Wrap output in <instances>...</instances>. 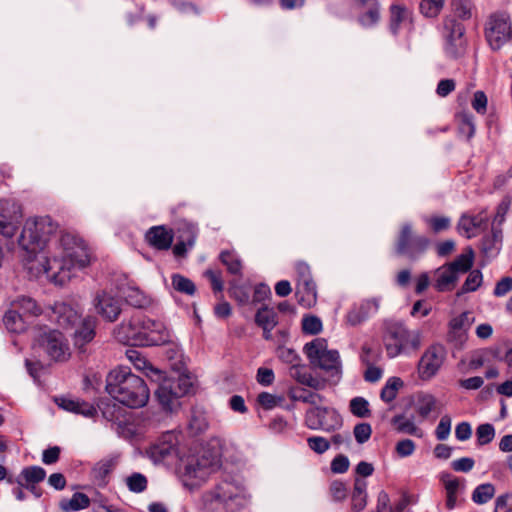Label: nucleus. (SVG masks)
Segmentation results:
<instances>
[{
	"mask_svg": "<svg viewBox=\"0 0 512 512\" xmlns=\"http://www.w3.org/2000/svg\"><path fill=\"white\" fill-rule=\"evenodd\" d=\"M57 229L49 216L27 219L18 244L28 273L35 278L46 275L58 286H64L77 273L90 265L91 255L85 241L72 233H63L48 252L43 245Z\"/></svg>",
	"mask_w": 512,
	"mask_h": 512,
	"instance_id": "1",
	"label": "nucleus"
},
{
	"mask_svg": "<svg viewBox=\"0 0 512 512\" xmlns=\"http://www.w3.org/2000/svg\"><path fill=\"white\" fill-rule=\"evenodd\" d=\"M147 454L154 463H172L176 459L179 478L190 490L199 487L212 470V461L205 455L185 454L179 448V435L174 432L164 433L150 446Z\"/></svg>",
	"mask_w": 512,
	"mask_h": 512,
	"instance_id": "2",
	"label": "nucleus"
},
{
	"mask_svg": "<svg viewBox=\"0 0 512 512\" xmlns=\"http://www.w3.org/2000/svg\"><path fill=\"white\" fill-rule=\"evenodd\" d=\"M114 337L120 343L131 347L168 345L167 352L178 349L173 335L166 326L137 312L124 319L115 329Z\"/></svg>",
	"mask_w": 512,
	"mask_h": 512,
	"instance_id": "3",
	"label": "nucleus"
},
{
	"mask_svg": "<svg viewBox=\"0 0 512 512\" xmlns=\"http://www.w3.org/2000/svg\"><path fill=\"white\" fill-rule=\"evenodd\" d=\"M105 390L115 401L133 409L144 407L150 397L145 381L128 367L111 370L106 377Z\"/></svg>",
	"mask_w": 512,
	"mask_h": 512,
	"instance_id": "4",
	"label": "nucleus"
},
{
	"mask_svg": "<svg viewBox=\"0 0 512 512\" xmlns=\"http://www.w3.org/2000/svg\"><path fill=\"white\" fill-rule=\"evenodd\" d=\"M245 495L242 486L222 481L203 496V504L209 512H235L244 505Z\"/></svg>",
	"mask_w": 512,
	"mask_h": 512,
	"instance_id": "5",
	"label": "nucleus"
},
{
	"mask_svg": "<svg viewBox=\"0 0 512 512\" xmlns=\"http://www.w3.org/2000/svg\"><path fill=\"white\" fill-rule=\"evenodd\" d=\"M474 253L471 248L460 254L451 263L437 268L434 272V287L439 292L451 291L461 274L466 273L473 265Z\"/></svg>",
	"mask_w": 512,
	"mask_h": 512,
	"instance_id": "6",
	"label": "nucleus"
},
{
	"mask_svg": "<svg viewBox=\"0 0 512 512\" xmlns=\"http://www.w3.org/2000/svg\"><path fill=\"white\" fill-rule=\"evenodd\" d=\"M485 39L493 51L500 50L512 40V24L506 13L491 14L484 27Z\"/></svg>",
	"mask_w": 512,
	"mask_h": 512,
	"instance_id": "7",
	"label": "nucleus"
},
{
	"mask_svg": "<svg viewBox=\"0 0 512 512\" xmlns=\"http://www.w3.org/2000/svg\"><path fill=\"white\" fill-rule=\"evenodd\" d=\"M443 50L451 59L462 57L467 48L465 27L453 17H445L443 20Z\"/></svg>",
	"mask_w": 512,
	"mask_h": 512,
	"instance_id": "8",
	"label": "nucleus"
},
{
	"mask_svg": "<svg viewBox=\"0 0 512 512\" xmlns=\"http://www.w3.org/2000/svg\"><path fill=\"white\" fill-rule=\"evenodd\" d=\"M428 245L429 240L425 236L414 234L411 225L406 223L400 230L396 243V251L398 254L415 258L422 254L427 249Z\"/></svg>",
	"mask_w": 512,
	"mask_h": 512,
	"instance_id": "9",
	"label": "nucleus"
},
{
	"mask_svg": "<svg viewBox=\"0 0 512 512\" xmlns=\"http://www.w3.org/2000/svg\"><path fill=\"white\" fill-rule=\"evenodd\" d=\"M387 350L390 352H404L419 348L420 336L418 331H409L403 326L389 330L384 338Z\"/></svg>",
	"mask_w": 512,
	"mask_h": 512,
	"instance_id": "10",
	"label": "nucleus"
},
{
	"mask_svg": "<svg viewBox=\"0 0 512 512\" xmlns=\"http://www.w3.org/2000/svg\"><path fill=\"white\" fill-rule=\"evenodd\" d=\"M305 425L311 430L330 431L341 425V419L334 409L316 405L306 411Z\"/></svg>",
	"mask_w": 512,
	"mask_h": 512,
	"instance_id": "11",
	"label": "nucleus"
},
{
	"mask_svg": "<svg viewBox=\"0 0 512 512\" xmlns=\"http://www.w3.org/2000/svg\"><path fill=\"white\" fill-rule=\"evenodd\" d=\"M32 349L45 352H65L68 349V342L58 330L39 328L33 331Z\"/></svg>",
	"mask_w": 512,
	"mask_h": 512,
	"instance_id": "12",
	"label": "nucleus"
},
{
	"mask_svg": "<svg viewBox=\"0 0 512 512\" xmlns=\"http://www.w3.org/2000/svg\"><path fill=\"white\" fill-rule=\"evenodd\" d=\"M22 216L19 204L10 200H0V234L12 238L19 228Z\"/></svg>",
	"mask_w": 512,
	"mask_h": 512,
	"instance_id": "13",
	"label": "nucleus"
},
{
	"mask_svg": "<svg viewBox=\"0 0 512 512\" xmlns=\"http://www.w3.org/2000/svg\"><path fill=\"white\" fill-rule=\"evenodd\" d=\"M170 366L178 373L176 380L168 381L174 385L175 394L183 397L194 392V378L191 374L185 373V362L183 354H172L169 357Z\"/></svg>",
	"mask_w": 512,
	"mask_h": 512,
	"instance_id": "14",
	"label": "nucleus"
},
{
	"mask_svg": "<svg viewBox=\"0 0 512 512\" xmlns=\"http://www.w3.org/2000/svg\"><path fill=\"white\" fill-rule=\"evenodd\" d=\"M93 306L97 314L108 322L116 321L122 311L121 300L107 291L96 293Z\"/></svg>",
	"mask_w": 512,
	"mask_h": 512,
	"instance_id": "15",
	"label": "nucleus"
},
{
	"mask_svg": "<svg viewBox=\"0 0 512 512\" xmlns=\"http://www.w3.org/2000/svg\"><path fill=\"white\" fill-rule=\"evenodd\" d=\"M49 317L51 321L56 322L59 326L71 328L80 321V311L78 306H73L66 302H56L51 307Z\"/></svg>",
	"mask_w": 512,
	"mask_h": 512,
	"instance_id": "16",
	"label": "nucleus"
},
{
	"mask_svg": "<svg viewBox=\"0 0 512 512\" xmlns=\"http://www.w3.org/2000/svg\"><path fill=\"white\" fill-rule=\"evenodd\" d=\"M380 298H371L363 300L355 305L347 314L346 319L350 325H358L367 320L379 310Z\"/></svg>",
	"mask_w": 512,
	"mask_h": 512,
	"instance_id": "17",
	"label": "nucleus"
},
{
	"mask_svg": "<svg viewBox=\"0 0 512 512\" xmlns=\"http://www.w3.org/2000/svg\"><path fill=\"white\" fill-rule=\"evenodd\" d=\"M310 365L331 377L339 376L341 362L339 354H308Z\"/></svg>",
	"mask_w": 512,
	"mask_h": 512,
	"instance_id": "18",
	"label": "nucleus"
},
{
	"mask_svg": "<svg viewBox=\"0 0 512 512\" xmlns=\"http://www.w3.org/2000/svg\"><path fill=\"white\" fill-rule=\"evenodd\" d=\"M286 356V359L293 356V359L290 360L292 362L291 367L289 368V375L293 379H295L297 382H299L302 385H306L313 389H320L323 387V383L313 377L309 371V368L306 365H301L296 362V355L295 354H284Z\"/></svg>",
	"mask_w": 512,
	"mask_h": 512,
	"instance_id": "19",
	"label": "nucleus"
},
{
	"mask_svg": "<svg viewBox=\"0 0 512 512\" xmlns=\"http://www.w3.org/2000/svg\"><path fill=\"white\" fill-rule=\"evenodd\" d=\"M56 404L65 411L93 418L97 414L94 405L80 399L60 397L55 399Z\"/></svg>",
	"mask_w": 512,
	"mask_h": 512,
	"instance_id": "20",
	"label": "nucleus"
},
{
	"mask_svg": "<svg viewBox=\"0 0 512 512\" xmlns=\"http://www.w3.org/2000/svg\"><path fill=\"white\" fill-rule=\"evenodd\" d=\"M440 480L444 485L446 493V508L453 510L456 507L459 492L463 491L465 488L464 481L461 482L457 477L449 473L441 474Z\"/></svg>",
	"mask_w": 512,
	"mask_h": 512,
	"instance_id": "21",
	"label": "nucleus"
},
{
	"mask_svg": "<svg viewBox=\"0 0 512 512\" xmlns=\"http://www.w3.org/2000/svg\"><path fill=\"white\" fill-rule=\"evenodd\" d=\"M487 220L488 218L483 212L475 216L463 215L457 225L458 232L466 238H472L486 225Z\"/></svg>",
	"mask_w": 512,
	"mask_h": 512,
	"instance_id": "22",
	"label": "nucleus"
},
{
	"mask_svg": "<svg viewBox=\"0 0 512 512\" xmlns=\"http://www.w3.org/2000/svg\"><path fill=\"white\" fill-rule=\"evenodd\" d=\"M96 324L97 319L93 316H86L82 319L80 326L74 332L75 347L81 349L94 339Z\"/></svg>",
	"mask_w": 512,
	"mask_h": 512,
	"instance_id": "23",
	"label": "nucleus"
},
{
	"mask_svg": "<svg viewBox=\"0 0 512 512\" xmlns=\"http://www.w3.org/2000/svg\"><path fill=\"white\" fill-rule=\"evenodd\" d=\"M443 364V354H423L418 363V374L421 379L429 380L436 375Z\"/></svg>",
	"mask_w": 512,
	"mask_h": 512,
	"instance_id": "24",
	"label": "nucleus"
},
{
	"mask_svg": "<svg viewBox=\"0 0 512 512\" xmlns=\"http://www.w3.org/2000/svg\"><path fill=\"white\" fill-rule=\"evenodd\" d=\"M147 242L156 249L166 250L170 248L173 241V234L163 226L150 228L145 236Z\"/></svg>",
	"mask_w": 512,
	"mask_h": 512,
	"instance_id": "25",
	"label": "nucleus"
},
{
	"mask_svg": "<svg viewBox=\"0 0 512 512\" xmlns=\"http://www.w3.org/2000/svg\"><path fill=\"white\" fill-rule=\"evenodd\" d=\"M156 397L164 410L172 412L178 406L180 396L175 394L174 385L164 381L156 390Z\"/></svg>",
	"mask_w": 512,
	"mask_h": 512,
	"instance_id": "26",
	"label": "nucleus"
},
{
	"mask_svg": "<svg viewBox=\"0 0 512 512\" xmlns=\"http://www.w3.org/2000/svg\"><path fill=\"white\" fill-rule=\"evenodd\" d=\"M298 303L305 308H309L316 303V286L312 279L299 280L296 289Z\"/></svg>",
	"mask_w": 512,
	"mask_h": 512,
	"instance_id": "27",
	"label": "nucleus"
},
{
	"mask_svg": "<svg viewBox=\"0 0 512 512\" xmlns=\"http://www.w3.org/2000/svg\"><path fill=\"white\" fill-rule=\"evenodd\" d=\"M255 322L263 329L264 338L270 339V333L278 323L277 313L273 308L264 306L257 311L255 315Z\"/></svg>",
	"mask_w": 512,
	"mask_h": 512,
	"instance_id": "28",
	"label": "nucleus"
},
{
	"mask_svg": "<svg viewBox=\"0 0 512 512\" xmlns=\"http://www.w3.org/2000/svg\"><path fill=\"white\" fill-rule=\"evenodd\" d=\"M99 408L102 412L103 417L105 419H107L108 421H111V422L120 421L122 409L116 403H113L110 401L101 402V404L99 405ZM119 428H122L121 433L125 437H132L136 434V431L133 428H131L129 425L122 427L121 422H119Z\"/></svg>",
	"mask_w": 512,
	"mask_h": 512,
	"instance_id": "29",
	"label": "nucleus"
},
{
	"mask_svg": "<svg viewBox=\"0 0 512 512\" xmlns=\"http://www.w3.org/2000/svg\"><path fill=\"white\" fill-rule=\"evenodd\" d=\"M354 2L357 8L365 10L359 18L363 26H372L379 20V5L377 0H354Z\"/></svg>",
	"mask_w": 512,
	"mask_h": 512,
	"instance_id": "30",
	"label": "nucleus"
},
{
	"mask_svg": "<svg viewBox=\"0 0 512 512\" xmlns=\"http://www.w3.org/2000/svg\"><path fill=\"white\" fill-rule=\"evenodd\" d=\"M473 322L474 317L470 312H463L460 315L452 318L449 323L451 335L462 341Z\"/></svg>",
	"mask_w": 512,
	"mask_h": 512,
	"instance_id": "31",
	"label": "nucleus"
},
{
	"mask_svg": "<svg viewBox=\"0 0 512 512\" xmlns=\"http://www.w3.org/2000/svg\"><path fill=\"white\" fill-rule=\"evenodd\" d=\"M288 396L293 401H300L311 406L320 405L324 401V397L320 394L299 387L290 388Z\"/></svg>",
	"mask_w": 512,
	"mask_h": 512,
	"instance_id": "32",
	"label": "nucleus"
},
{
	"mask_svg": "<svg viewBox=\"0 0 512 512\" xmlns=\"http://www.w3.org/2000/svg\"><path fill=\"white\" fill-rule=\"evenodd\" d=\"M90 498L81 492H76L70 499H62L59 507L63 512H75L89 507Z\"/></svg>",
	"mask_w": 512,
	"mask_h": 512,
	"instance_id": "33",
	"label": "nucleus"
},
{
	"mask_svg": "<svg viewBox=\"0 0 512 512\" xmlns=\"http://www.w3.org/2000/svg\"><path fill=\"white\" fill-rule=\"evenodd\" d=\"M3 324L9 332L21 333L26 328V322L23 315L18 310L11 307L3 317Z\"/></svg>",
	"mask_w": 512,
	"mask_h": 512,
	"instance_id": "34",
	"label": "nucleus"
},
{
	"mask_svg": "<svg viewBox=\"0 0 512 512\" xmlns=\"http://www.w3.org/2000/svg\"><path fill=\"white\" fill-rule=\"evenodd\" d=\"M46 477V471L40 466H29L22 469L16 482L18 485L37 484Z\"/></svg>",
	"mask_w": 512,
	"mask_h": 512,
	"instance_id": "35",
	"label": "nucleus"
},
{
	"mask_svg": "<svg viewBox=\"0 0 512 512\" xmlns=\"http://www.w3.org/2000/svg\"><path fill=\"white\" fill-rule=\"evenodd\" d=\"M366 481L356 478L354 483V489L352 493V510L355 512L362 511L367 504L366 498Z\"/></svg>",
	"mask_w": 512,
	"mask_h": 512,
	"instance_id": "36",
	"label": "nucleus"
},
{
	"mask_svg": "<svg viewBox=\"0 0 512 512\" xmlns=\"http://www.w3.org/2000/svg\"><path fill=\"white\" fill-rule=\"evenodd\" d=\"M391 424L400 433H406L409 435H417V433L419 431L414 422L413 415H410V416H407L406 414L395 415L391 420Z\"/></svg>",
	"mask_w": 512,
	"mask_h": 512,
	"instance_id": "37",
	"label": "nucleus"
},
{
	"mask_svg": "<svg viewBox=\"0 0 512 512\" xmlns=\"http://www.w3.org/2000/svg\"><path fill=\"white\" fill-rule=\"evenodd\" d=\"M127 303L131 306L142 308L150 303V299L138 287L128 286L123 291Z\"/></svg>",
	"mask_w": 512,
	"mask_h": 512,
	"instance_id": "38",
	"label": "nucleus"
},
{
	"mask_svg": "<svg viewBox=\"0 0 512 512\" xmlns=\"http://www.w3.org/2000/svg\"><path fill=\"white\" fill-rule=\"evenodd\" d=\"M11 307L18 310L23 315H38L41 310L35 300L27 296H18L11 302Z\"/></svg>",
	"mask_w": 512,
	"mask_h": 512,
	"instance_id": "39",
	"label": "nucleus"
},
{
	"mask_svg": "<svg viewBox=\"0 0 512 512\" xmlns=\"http://www.w3.org/2000/svg\"><path fill=\"white\" fill-rule=\"evenodd\" d=\"M410 19L409 11L399 5H392L390 8V30L396 34L401 26Z\"/></svg>",
	"mask_w": 512,
	"mask_h": 512,
	"instance_id": "40",
	"label": "nucleus"
},
{
	"mask_svg": "<svg viewBox=\"0 0 512 512\" xmlns=\"http://www.w3.org/2000/svg\"><path fill=\"white\" fill-rule=\"evenodd\" d=\"M452 10L459 19L470 20L475 11V5L473 0H452Z\"/></svg>",
	"mask_w": 512,
	"mask_h": 512,
	"instance_id": "41",
	"label": "nucleus"
},
{
	"mask_svg": "<svg viewBox=\"0 0 512 512\" xmlns=\"http://www.w3.org/2000/svg\"><path fill=\"white\" fill-rule=\"evenodd\" d=\"M437 407L436 398L428 393H422L417 396V412L423 419L434 411Z\"/></svg>",
	"mask_w": 512,
	"mask_h": 512,
	"instance_id": "42",
	"label": "nucleus"
},
{
	"mask_svg": "<svg viewBox=\"0 0 512 512\" xmlns=\"http://www.w3.org/2000/svg\"><path fill=\"white\" fill-rule=\"evenodd\" d=\"M495 486L491 483H484L478 485L473 493L472 500L474 503L482 505L489 502L495 495Z\"/></svg>",
	"mask_w": 512,
	"mask_h": 512,
	"instance_id": "43",
	"label": "nucleus"
},
{
	"mask_svg": "<svg viewBox=\"0 0 512 512\" xmlns=\"http://www.w3.org/2000/svg\"><path fill=\"white\" fill-rule=\"evenodd\" d=\"M403 386V381L398 377L388 379L382 388L380 397L384 402H392L398 394L399 389Z\"/></svg>",
	"mask_w": 512,
	"mask_h": 512,
	"instance_id": "44",
	"label": "nucleus"
},
{
	"mask_svg": "<svg viewBox=\"0 0 512 512\" xmlns=\"http://www.w3.org/2000/svg\"><path fill=\"white\" fill-rule=\"evenodd\" d=\"M350 412L358 418H368L371 416L369 402L364 397H354L349 403Z\"/></svg>",
	"mask_w": 512,
	"mask_h": 512,
	"instance_id": "45",
	"label": "nucleus"
},
{
	"mask_svg": "<svg viewBox=\"0 0 512 512\" xmlns=\"http://www.w3.org/2000/svg\"><path fill=\"white\" fill-rule=\"evenodd\" d=\"M173 288L187 295H193L195 293V284L187 277L180 274H173L171 277Z\"/></svg>",
	"mask_w": 512,
	"mask_h": 512,
	"instance_id": "46",
	"label": "nucleus"
},
{
	"mask_svg": "<svg viewBox=\"0 0 512 512\" xmlns=\"http://www.w3.org/2000/svg\"><path fill=\"white\" fill-rule=\"evenodd\" d=\"M220 260L231 274H239L241 272V261L233 251H223L220 254Z\"/></svg>",
	"mask_w": 512,
	"mask_h": 512,
	"instance_id": "47",
	"label": "nucleus"
},
{
	"mask_svg": "<svg viewBox=\"0 0 512 512\" xmlns=\"http://www.w3.org/2000/svg\"><path fill=\"white\" fill-rule=\"evenodd\" d=\"M252 287L249 284H233L230 288L231 297L240 304L245 305L250 302Z\"/></svg>",
	"mask_w": 512,
	"mask_h": 512,
	"instance_id": "48",
	"label": "nucleus"
},
{
	"mask_svg": "<svg viewBox=\"0 0 512 512\" xmlns=\"http://www.w3.org/2000/svg\"><path fill=\"white\" fill-rule=\"evenodd\" d=\"M445 0H422L420 3L421 13L429 18L438 16L444 6Z\"/></svg>",
	"mask_w": 512,
	"mask_h": 512,
	"instance_id": "49",
	"label": "nucleus"
},
{
	"mask_svg": "<svg viewBox=\"0 0 512 512\" xmlns=\"http://www.w3.org/2000/svg\"><path fill=\"white\" fill-rule=\"evenodd\" d=\"M284 401L282 396L270 394L268 392H262L257 396V402L265 410H271L277 406H280Z\"/></svg>",
	"mask_w": 512,
	"mask_h": 512,
	"instance_id": "50",
	"label": "nucleus"
},
{
	"mask_svg": "<svg viewBox=\"0 0 512 512\" xmlns=\"http://www.w3.org/2000/svg\"><path fill=\"white\" fill-rule=\"evenodd\" d=\"M425 223L432 229L434 233L447 230L451 225V220L445 216H431L424 218Z\"/></svg>",
	"mask_w": 512,
	"mask_h": 512,
	"instance_id": "51",
	"label": "nucleus"
},
{
	"mask_svg": "<svg viewBox=\"0 0 512 512\" xmlns=\"http://www.w3.org/2000/svg\"><path fill=\"white\" fill-rule=\"evenodd\" d=\"M126 484L130 491L141 493L147 488V479L141 473H133L127 477Z\"/></svg>",
	"mask_w": 512,
	"mask_h": 512,
	"instance_id": "52",
	"label": "nucleus"
},
{
	"mask_svg": "<svg viewBox=\"0 0 512 512\" xmlns=\"http://www.w3.org/2000/svg\"><path fill=\"white\" fill-rule=\"evenodd\" d=\"M476 436L479 445H486L494 439L495 429L489 423L481 424L476 429Z\"/></svg>",
	"mask_w": 512,
	"mask_h": 512,
	"instance_id": "53",
	"label": "nucleus"
},
{
	"mask_svg": "<svg viewBox=\"0 0 512 512\" xmlns=\"http://www.w3.org/2000/svg\"><path fill=\"white\" fill-rule=\"evenodd\" d=\"M460 121V132L465 134L468 139L472 138L475 134L474 117L470 113H461L458 116Z\"/></svg>",
	"mask_w": 512,
	"mask_h": 512,
	"instance_id": "54",
	"label": "nucleus"
},
{
	"mask_svg": "<svg viewBox=\"0 0 512 512\" xmlns=\"http://www.w3.org/2000/svg\"><path fill=\"white\" fill-rule=\"evenodd\" d=\"M482 279H483L482 274L479 270L471 271L461 288V292L466 293V292H473V291L477 290V288L482 283Z\"/></svg>",
	"mask_w": 512,
	"mask_h": 512,
	"instance_id": "55",
	"label": "nucleus"
},
{
	"mask_svg": "<svg viewBox=\"0 0 512 512\" xmlns=\"http://www.w3.org/2000/svg\"><path fill=\"white\" fill-rule=\"evenodd\" d=\"M114 468L112 460H103L98 462L93 468L94 478L98 481H104Z\"/></svg>",
	"mask_w": 512,
	"mask_h": 512,
	"instance_id": "56",
	"label": "nucleus"
},
{
	"mask_svg": "<svg viewBox=\"0 0 512 512\" xmlns=\"http://www.w3.org/2000/svg\"><path fill=\"white\" fill-rule=\"evenodd\" d=\"M302 329L307 334H317L322 330V321L316 316H307L302 320Z\"/></svg>",
	"mask_w": 512,
	"mask_h": 512,
	"instance_id": "57",
	"label": "nucleus"
},
{
	"mask_svg": "<svg viewBox=\"0 0 512 512\" xmlns=\"http://www.w3.org/2000/svg\"><path fill=\"white\" fill-rule=\"evenodd\" d=\"M309 448L317 454H323L330 447V442L321 436H311L307 439Z\"/></svg>",
	"mask_w": 512,
	"mask_h": 512,
	"instance_id": "58",
	"label": "nucleus"
},
{
	"mask_svg": "<svg viewBox=\"0 0 512 512\" xmlns=\"http://www.w3.org/2000/svg\"><path fill=\"white\" fill-rule=\"evenodd\" d=\"M451 432V418L448 415H444L435 430L436 438L440 441L446 440Z\"/></svg>",
	"mask_w": 512,
	"mask_h": 512,
	"instance_id": "59",
	"label": "nucleus"
},
{
	"mask_svg": "<svg viewBox=\"0 0 512 512\" xmlns=\"http://www.w3.org/2000/svg\"><path fill=\"white\" fill-rule=\"evenodd\" d=\"M354 437L359 444L367 442L372 434L371 425L368 423H359L354 427Z\"/></svg>",
	"mask_w": 512,
	"mask_h": 512,
	"instance_id": "60",
	"label": "nucleus"
},
{
	"mask_svg": "<svg viewBox=\"0 0 512 512\" xmlns=\"http://www.w3.org/2000/svg\"><path fill=\"white\" fill-rule=\"evenodd\" d=\"M487 104H488V99H487L486 94L481 90L476 91L474 93L473 99L471 101L472 108L478 114L484 115L487 110Z\"/></svg>",
	"mask_w": 512,
	"mask_h": 512,
	"instance_id": "61",
	"label": "nucleus"
},
{
	"mask_svg": "<svg viewBox=\"0 0 512 512\" xmlns=\"http://www.w3.org/2000/svg\"><path fill=\"white\" fill-rule=\"evenodd\" d=\"M304 352H336L335 350H328V343L324 338H316L311 342L305 344Z\"/></svg>",
	"mask_w": 512,
	"mask_h": 512,
	"instance_id": "62",
	"label": "nucleus"
},
{
	"mask_svg": "<svg viewBox=\"0 0 512 512\" xmlns=\"http://www.w3.org/2000/svg\"><path fill=\"white\" fill-rule=\"evenodd\" d=\"M190 430L197 434L207 428V422L201 413H193L189 421Z\"/></svg>",
	"mask_w": 512,
	"mask_h": 512,
	"instance_id": "63",
	"label": "nucleus"
},
{
	"mask_svg": "<svg viewBox=\"0 0 512 512\" xmlns=\"http://www.w3.org/2000/svg\"><path fill=\"white\" fill-rule=\"evenodd\" d=\"M474 460L470 457H462L451 462V467L456 472H469L474 467Z\"/></svg>",
	"mask_w": 512,
	"mask_h": 512,
	"instance_id": "64",
	"label": "nucleus"
}]
</instances>
